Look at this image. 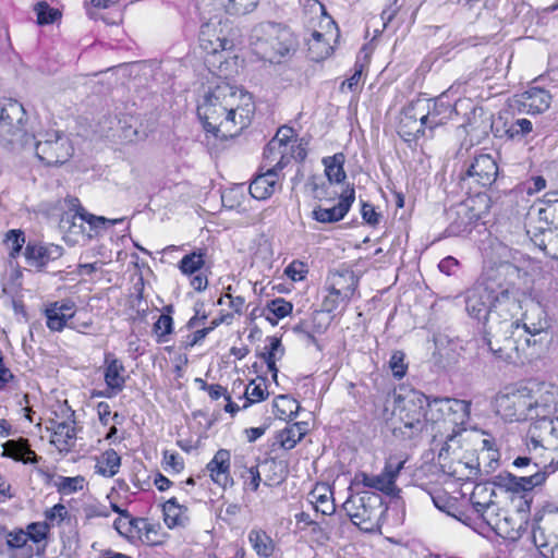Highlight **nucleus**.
Wrapping results in <instances>:
<instances>
[{
  "label": "nucleus",
  "instance_id": "473e14b6",
  "mask_svg": "<svg viewBox=\"0 0 558 558\" xmlns=\"http://www.w3.org/2000/svg\"><path fill=\"white\" fill-rule=\"evenodd\" d=\"M495 488L492 484H477L474 486L470 496V502L476 514L488 509L492 505L498 504L496 500Z\"/></svg>",
  "mask_w": 558,
  "mask_h": 558
},
{
  "label": "nucleus",
  "instance_id": "6e6552de",
  "mask_svg": "<svg viewBox=\"0 0 558 558\" xmlns=\"http://www.w3.org/2000/svg\"><path fill=\"white\" fill-rule=\"evenodd\" d=\"M27 148L34 149L36 157L45 166H60L66 162L73 155L70 140L58 131L46 132L37 136L31 135Z\"/></svg>",
  "mask_w": 558,
  "mask_h": 558
},
{
  "label": "nucleus",
  "instance_id": "0e129e2a",
  "mask_svg": "<svg viewBox=\"0 0 558 558\" xmlns=\"http://www.w3.org/2000/svg\"><path fill=\"white\" fill-rule=\"evenodd\" d=\"M307 186L317 199H324L327 196L325 183L320 177L313 175L307 181Z\"/></svg>",
  "mask_w": 558,
  "mask_h": 558
},
{
  "label": "nucleus",
  "instance_id": "a19ab883",
  "mask_svg": "<svg viewBox=\"0 0 558 558\" xmlns=\"http://www.w3.org/2000/svg\"><path fill=\"white\" fill-rule=\"evenodd\" d=\"M323 163L325 166V173L329 183H340L345 179L347 175L343 169V154L339 153L333 156L326 157L323 159Z\"/></svg>",
  "mask_w": 558,
  "mask_h": 558
},
{
  "label": "nucleus",
  "instance_id": "a18cd8bd",
  "mask_svg": "<svg viewBox=\"0 0 558 558\" xmlns=\"http://www.w3.org/2000/svg\"><path fill=\"white\" fill-rule=\"evenodd\" d=\"M268 342L269 344L265 348L266 352L264 353V357L269 372H271L272 376L276 378L278 372L276 361L281 359L284 350L281 340L277 337H269Z\"/></svg>",
  "mask_w": 558,
  "mask_h": 558
},
{
  "label": "nucleus",
  "instance_id": "338daca9",
  "mask_svg": "<svg viewBox=\"0 0 558 558\" xmlns=\"http://www.w3.org/2000/svg\"><path fill=\"white\" fill-rule=\"evenodd\" d=\"M260 474L257 466H251L247 470V477L245 480V485L252 489L253 492H256L260 484Z\"/></svg>",
  "mask_w": 558,
  "mask_h": 558
},
{
  "label": "nucleus",
  "instance_id": "2eb2a0df",
  "mask_svg": "<svg viewBox=\"0 0 558 558\" xmlns=\"http://www.w3.org/2000/svg\"><path fill=\"white\" fill-rule=\"evenodd\" d=\"M477 517L502 538L515 539L520 535V525L498 504L492 505Z\"/></svg>",
  "mask_w": 558,
  "mask_h": 558
},
{
  "label": "nucleus",
  "instance_id": "603ef678",
  "mask_svg": "<svg viewBox=\"0 0 558 558\" xmlns=\"http://www.w3.org/2000/svg\"><path fill=\"white\" fill-rule=\"evenodd\" d=\"M35 12L39 25L51 24L61 16L59 10L51 8L47 2H38L35 5Z\"/></svg>",
  "mask_w": 558,
  "mask_h": 558
},
{
  "label": "nucleus",
  "instance_id": "ea45409f",
  "mask_svg": "<svg viewBox=\"0 0 558 558\" xmlns=\"http://www.w3.org/2000/svg\"><path fill=\"white\" fill-rule=\"evenodd\" d=\"M5 543L9 549L21 550L23 558H32L34 555L33 546L28 545V535L22 529L8 532Z\"/></svg>",
  "mask_w": 558,
  "mask_h": 558
},
{
  "label": "nucleus",
  "instance_id": "a211bd4d",
  "mask_svg": "<svg viewBox=\"0 0 558 558\" xmlns=\"http://www.w3.org/2000/svg\"><path fill=\"white\" fill-rule=\"evenodd\" d=\"M25 259L28 266L36 269L46 267L50 262L63 255V247L57 244L28 243L25 248Z\"/></svg>",
  "mask_w": 558,
  "mask_h": 558
},
{
  "label": "nucleus",
  "instance_id": "2f4dec72",
  "mask_svg": "<svg viewBox=\"0 0 558 558\" xmlns=\"http://www.w3.org/2000/svg\"><path fill=\"white\" fill-rule=\"evenodd\" d=\"M163 521L169 529L185 526L189 521V509L180 505L177 498H170L163 504Z\"/></svg>",
  "mask_w": 558,
  "mask_h": 558
},
{
  "label": "nucleus",
  "instance_id": "69168bd1",
  "mask_svg": "<svg viewBox=\"0 0 558 558\" xmlns=\"http://www.w3.org/2000/svg\"><path fill=\"white\" fill-rule=\"evenodd\" d=\"M165 470H172L177 473L183 470L184 463L182 458L178 453L165 452L163 457Z\"/></svg>",
  "mask_w": 558,
  "mask_h": 558
},
{
  "label": "nucleus",
  "instance_id": "39448f33",
  "mask_svg": "<svg viewBox=\"0 0 558 558\" xmlns=\"http://www.w3.org/2000/svg\"><path fill=\"white\" fill-rule=\"evenodd\" d=\"M295 38L292 32L277 23H260L251 35V46L254 53L270 63H281L295 49Z\"/></svg>",
  "mask_w": 558,
  "mask_h": 558
},
{
  "label": "nucleus",
  "instance_id": "37998d69",
  "mask_svg": "<svg viewBox=\"0 0 558 558\" xmlns=\"http://www.w3.org/2000/svg\"><path fill=\"white\" fill-rule=\"evenodd\" d=\"M218 5L229 15H245L253 12L259 0H217Z\"/></svg>",
  "mask_w": 558,
  "mask_h": 558
},
{
  "label": "nucleus",
  "instance_id": "6ab92c4d",
  "mask_svg": "<svg viewBox=\"0 0 558 558\" xmlns=\"http://www.w3.org/2000/svg\"><path fill=\"white\" fill-rule=\"evenodd\" d=\"M468 177L473 178L481 186H490L497 178L498 166L489 154L476 156L468 169Z\"/></svg>",
  "mask_w": 558,
  "mask_h": 558
},
{
  "label": "nucleus",
  "instance_id": "20e7f679",
  "mask_svg": "<svg viewBox=\"0 0 558 558\" xmlns=\"http://www.w3.org/2000/svg\"><path fill=\"white\" fill-rule=\"evenodd\" d=\"M494 409L506 422H536L558 412V388L535 380L509 385L495 396Z\"/></svg>",
  "mask_w": 558,
  "mask_h": 558
},
{
  "label": "nucleus",
  "instance_id": "8fccbe9b",
  "mask_svg": "<svg viewBox=\"0 0 558 558\" xmlns=\"http://www.w3.org/2000/svg\"><path fill=\"white\" fill-rule=\"evenodd\" d=\"M85 480L83 476H59L56 481V487L59 493L70 495L84 488Z\"/></svg>",
  "mask_w": 558,
  "mask_h": 558
},
{
  "label": "nucleus",
  "instance_id": "c9c22d12",
  "mask_svg": "<svg viewBox=\"0 0 558 558\" xmlns=\"http://www.w3.org/2000/svg\"><path fill=\"white\" fill-rule=\"evenodd\" d=\"M331 38L332 35L327 38L325 34L317 31L313 32L308 40V53L312 60L320 61L332 53L333 47L330 45Z\"/></svg>",
  "mask_w": 558,
  "mask_h": 558
},
{
  "label": "nucleus",
  "instance_id": "bf43d9fd",
  "mask_svg": "<svg viewBox=\"0 0 558 558\" xmlns=\"http://www.w3.org/2000/svg\"><path fill=\"white\" fill-rule=\"evenodd\" d=\"M17 384L16 376L4 363V355L0 351V391L15 387Z\"/></svg>",
  "mask_w": 558,
  "mask_h": 558
},
{
  "label": "nucleus",
  "instance_id": "5fc2aeb1",
  "mask_svg": "<svg viewBox=\"0 0 558 558\" xmlns=\"http://www.w3.org/2000/svg\"><path fill=\"white\" fill-rule=\"evenodd\" d=\"M49 530L48 522H33L29 523L24 531L26 535H28V541L38 544L48 537Z\"/></svg>",
  "mask_w": 558,
  "mask_h": 558
},
{
  "label": "nucleus",
  "instance_id": "72a5a7b5",
  "mask_svg": "<svg viewBox=\"0 0 558 558\" xmlns=\"http://www.w3.org/2000/svg\"><path fill=\"white\" fill-rule=\"evenodd\" d=\"M310 500L316 511L324 515H331L336 510L332 492L328 485L317 484L310 493Z\"/></svg>",
  "mask_w": 558,
  "mask_h": 558
},
{
  "label": "nucleus",
  "instance_id": "7c9ffc66",
  "mask_svg": "<svg viewBox=\"0 0 558 558\" xmlns=\"http://www.w3.org/2000/svg\"><path fill=\"white\" fill-rule=\"evenodd\" d=\"M2 456L11 458L15 461H22L23 463H37L38 457L29 448L27 439L20 438L17 440L11 439L2 445Z\"/></svg>",
  "mask_w": 558,
  "mask_h": 558
},
{
  "label": "nucleus",
  "instance_id": "79ce46f5",
  "mask_svg": "<svg viewBox=\"0 0 558 558\" xmlns=\"http://www.w3.org/2000/svg\"><path fill=\"white\" fill-rule=\"evenodd\" d=\"M272 408L274 414L277 418L287 421L291 420L296 415V412L299 410V403L296 402V400L288 396L280 395L275 398Z\"/></svg>",
  "mask_w": 558,
  "mask_h": 558
},
{
  "label": "nucleus",
  "instance_id": "f8f14e48",
  "mask_svg": "<svg viewBox=\"0 0 558 558\" xmlns=\"http://www.w3.org/2000/svg\"><path fill=\"white\" fill-rule=\"evenodd\" d=\"M199 47L208 54H217L233 48L232 27L228 21L210 20L202 25Z\"/></svg>",
  "mask_w": 558,
  "mask_h": 558
},
{
  "label": "nucleus",
  "instance_id": "09e8293b",
  "mask_svg": "<svg viewBox=\"0 0 558 558\" xmlns=\"http://www.w3.org/2000/svg\"><path fill=\"white\" fill-rule=\"evenodd\" d=\"M268 390L264 383H256L252 380L244 390L245 403L243 408H247L250 404L260 402L268 397Z\"/></svg>",
  "mask_w": 558,
  "mask_h": 558
},
{
  "label": "nucleus",
  "instance_id": "7ed1b4c3",
  "mask_svg": "<svg viewBox=\"0 0 558 558\" xmlns=\"http://www.w3.org/2000/svg\"><path fill=\"white\" fill-rule=\"evenodd\" d=\"M471 402L460 399L451 398H437L427 403V421L434 433L433 437L436 441L439 438L444 441L442 447L438 453V460L446 470V472L459 480L470 477L474 473V468L469 463H464L460 460H450V450L456 454L457 445L459 448V441L457 437L461 430L465 429V425L470 418Z\"/></svg>",
  "mask_w": 558,
  "mask_h": 558
},
{
  "label": "nucleus",
  "instance_id": "4d7b16f0",
  "mask_svg": "<svg viewBox=\"0 0 558 558\" xmlns=\"http://www.w3.org/2000/svg\"><path fill=\"white\" fill-rule=\"evenodd\" d=\"M293 305L282 298H277L270 301L266 310L271 313L277 319H282L291 314Z\"/></svg>",
  "mask_w": 558,
  "mask_h": 558
},
{
  "label": "nucleus",
  "instance_id": "4c0bfd02",
  "mask_svg": "<svg viewBox=\"0 0 558 558\" xmlns=\"http://www.w3.org/2000/svg\"><path fill=\"white\" fill-rule=\"evenodd\" d=\"M305 434L306 424L302 422L294 423L278 433L277 441L283 449L290 450L296 446Z\"/></svg>",
  "mask_w": 558,
  "mask_h": 558
},
{
  "label": "nucleus",
  "instance_id": "13d9d810",
  "mask_svg": "<svg viewBox=\"0 0 558 558\" xmlns=\"http://www.w3.org/2000/svg\"><path fill=\"white\" fill-rule=\"evenodd\" d=\"M532 122L527 119H517L514 121H512L509 126L506 129V134L510 137V138H514V137H518V136H523L525 134H529L530 132H532Z\"/></svg>",
  "mask_w": 558,
  "mask_h": 558
},
{
  "label": "nucleus",
  "instance_id": "9b49d317",
  "mask_svg": "<svg viewBox=\"0 0 558 558\" xmlns=\"http://www.w3.org/2000/svg\"><path fill=\"white\" fill-rule=\"evenodd\" d=\"M407 459L401 454H391L386 459L385 466L380 474L369 475L360 473L356 481L365 487L379 490L388 496H397L400 489L396 485V481L404 468Z\"/></svg>",
  "mask_w": 558,
  "mask_h": 558
},
{
  "label": "nucleus",
  "instance_id": "3c124183",
  "mask_svg": "<svg viewBox=\"0 0 558 558\" xmlns=\"http://www.w3.org/2000/svg\"><path fill=\"white\" fill-rule=\"evenodd\" d=\"M173 330V319L170 315L161 314L157 322L154 324V333L157 337V342L162 343L167 341V337Z\"/></svg>",
  "mask_w": 558,
  "mask_h": 558
},
{
  "label": "nucleus",
  "instance_id": "c756f323",
  "mask_svg": "<svg viewBox=\"0 0 558 558\" xmlns=\"http://www.w3.org/2000/svg\"><path fill=\"white\" fill-rule=\"evenodd\" d=\"M533 468L536 469V471L529 476H515L510 473L507 474L505 477L506 486L514 492H529L545 483L547 473L545 471H539L537 463H533Z\"/></svg>",
  "mask_w": 558,
  "mask_h": 558
},
{
  "label": "nucleus",
  "instance_id": "423d86ee",
  "mask_svg": "<svg viewBox=\"0 0 558 558\" xmlns=\"http://www.w3.org/2000/svg\"><path fill=\"white\" fill-rule=\"evenodd\" d=\"M427 403L428 398L416 390H411L405 396H398L395 434H400L404 438H413L421 434L428 424Z\"/></svg>",
  "mask_w": 558,
  "mask_h": 558
},
{
  "label": "nucleus",
  "instance_id": "f704fd0d",
  "mask_svg": "<svg viewBox=\"0 0 558 558\" xmlns=\"http://www.w3.org/2000/svg\"><path fill=\"white\" fill-rule=\"evenodd\" d=\"M248 543L259 558H269L274 555L276 544L262 529H252L247 535Z\"/></svg>",
  "mask_w": 558,
  "mask_h": 558
},
{
  "label": "nucleus",
  "instance_id": "5701e85b",
  "mask_svg": "<svg viewBox=\"0 0 558 558\" xmlns=\"http://www.w3.org/2000/svg\"><path fill=\"white\" fill-rule=\"evenodd\" d=\"M125 367L112 353H106L104 360V379L106 386L111 388L112 392L120 393L125 387Z\"/></svg>",
  "mask_w": 558,
  "mask_h": 558
},
{
  "label": "nucleus",
  "instance_id": "393cba45",
  "mask_svg": "<svg viewBox=\"0 0 558 558\" xmlns=\"http://www.w3.org/2000/svg\"><path fill=\"white\" fill-rule=\"evenodd\" d=\"M74 314V302L69 300L54 302L50 304L45 311L47 327L51 331H61L66 326L68 320L71 319Z\"/></svg>",
  "mask_w": 558,
  "mask_h": 558
},
{
  "label": "nucleus",
  "instance_id": "bb28decb",
  "mask_svg": "<svg viewBox=\"0 0 558 558\" xmlns=\"http://www.w3.org/2000/svg\"><path fill=\"white\" fill-rule=\"evenodd\" d=\"M123 221V218L108 219L102 216H95L87 213L83 207L78 206L75 215L72 218L71 229L78 228V231L73 230L74 233L84 232L83 222L89 225L90 231L98 233L101 229L114 226Z\"/></svg>",
  "mask_w": 558,
  "mask_h": 558
},
{
  "label": "nucleus",
  "instance_id": "f3484780",
  "mask_svg": "<svg viewBox=\"0 0 558 558\" xmlns=\"http://www.w3.org/2000/svg\"><path fill=\"white\" fill-rule=\"evenodd\" d=\"M522 326L520 325V331H515V338L520 340V337L524 333H527L532 337L541 335L545 332L549 327L546 313L539 303L530 301L525 304V312L522 317ZM520 351L523 350V345L521 341Z\"/></svg>",
  "mask_w": 558,
  "mask_h": 558
},
{
  "label": "nucleus",
  "instance_id": "58836bf2",
  "mask_svg": "<svg viewBox=\"0 0 558 558\" xmlns=\"http://www.w3.org/2000/svg\"><path fill=\"white\" fill-rule=\"evenodd\" d=\"M120 465V456L113 449H109L101 453V456L97 459L95 468L98 474L112 477L119 472Z\"/></svg>",
  "mask_w": 558,
  "mask_h": 558
},
{
  "label": "nucleus",
  "instance_id": "cd10ccee",
  "mask_svg": "<svg viewBox=\"0 0 558 558\" xmlns=\"http://www.w3.org/2000/svg\"><path fill=\"white\" fill-rule=\"evenodd\" d=\"M278 172L274 168H267L265 173L257 175L250 184L248 192L256 199H266L276 191Z\"/></svg>",
  "mask_w": 558,
  "mask_h": 558
},
{
  "label": "nucleus",
  "instance_id": "f03ea898",
  "mask_svg": "<svg viewBox=\"0 0 558 558\" xmlns=\"http://www.w3.org/2000/svg\"><path fill=\"white\" fill-rule=\"evenodd\" d=\"M255 105L252 96L221 82L204 94L197 116L206 132L217 137H232L251 124Z\"/></svg>",
  "mask_w": 558,
  "mask_h": 558
},
{
  "label": "nucleus",
  "instance_id": "a878e982",
  "mask_svg": "<svg viewBox=\"0 0 558 558\" xmlns=\"http://www.w3.org/2000/svg\"><path fill=\"white\" fill-rule=\"evenodd\" d=\"M230 457L228 450L219 449L206 466L210 478L221 487H227L232 484L230 476Z\"/></svg>",
  "mask_w": 558,
  "mask_h": 558
},
{
  "label": "nucleus",
  "instance_id": "f257e3e1",
  "mask_svg": "<svg viewBox=\"0 0 558 558\" xmlns=\"http://www.w3.org/2000/svg\"><path fill=\"white\" fill-rule=\"evenodd\" d=\"M521 270L511 263L500 264L493 272L495 288L490 313L487 317L485 341L493 355L508 363L520 359V343L515 331H520V320L517 317L523 308L525 293L515 286Z\"/></svg>",
  "mask_w": 558,
  "mask_h": 558
},
{
  "label": "nucleus",
  "instance_id": "c03bdc74",
  "mask_svg": "<svg viewBox=\"0 0 558 558\" xmlns=\"http://www.w3.org/2000/svg\"><path fill=\"white\" fill-rule=\"evenodd\" d=\"M112 511L120 514L113 522L117 532L122 536H132L134 529L137 527V521L131 518L126 510L121 509L119 506L111 504Z\"/></svg>",
  "mask_w": 558,
  "mask_h": 558
},
{
  "label": "nucleus",
  "instance_id": "aec40b11",
  "mask_svg": "<svg viewBox=\"0 0 558 558\" xmlns=\"http://www.w3.org/2000/svg\"><path fill=\"white\" fill-rule=\"evenodd\" d=\"M452 112V106L444 100V96H440L433 102L432 107H428L427 113L420 118L417 128L415 129V135H424V128H429L432 130L445 124L447 120L451 118Z\"/></svg>",
  "mask_w": 558,
  "mask_h": 558
},
{
  "label": "nucleus",
  "instance_id": "ddd939ff",
  "mask_svg": "<svg viewBox=\"0 0 558 558\" xmlns=\"http://www.w3.org/2000/svg\"><path fill=\"white\" fill-rule=\"evenodd\" d=\"M293 129L289 126L280 128L272 140L264 149L263 168H274L276 172L282 170L293 157L292 143Z\"/></svg>",
  "mask_w": 558,
  "mask_h": 558
},
{
  "label": "nucleus",
  "instance_id": "052dcab7",
  "mask_svg": "<svg viewBox=\"0 0 558 558\" xmlns=\"http://www.w3.org/2000/svg\"><path fill=\"white\" fill-rule=\"evenodd\" d=\"M243 198H245V195L242 186L231 189L221 196L223 206L230 209L240 207Z\"/></svg>",
  "mask_w": 558,
  "mask_h": 558
},
{
  "label": "nucleus",
  "instance_id": "6e6d98bb",
  "mask_svg": "<svg viewBox=\"0 0 558 558\" xmlns=\"http://www.w3.org/2000/svg\"><path fill=\"white\" fill-rule=\"evenodd\" d=\"M46 521L51 525H60L63 521L69 519V511L62 504H57L53 507L47 509L44 513Z\"/></svg>",
  "mask_w": 558,
  "mask_h": 558
},
{
  "label": "nucleus",
  "instance_id": "b1692460",
  "mask_svg": "<svg viewBox=\"0 0 558 558\" xmlns=\"http://www.w3.org/2000/svg\"><path fill=\"white\" fill-rule=\"evenodd\" d=\"M47 429L51 430V444L60 452H68L75 444L76 429L74 421H51Z\"/></svg>",
  "mask_w": 558,
  "mask_h": 558
},
{
  "label": "nucleus",
  "instance_id": "412c9836",
  "mask_svg": "<svg viewBox=\"0 0 558 558\" xmlns=\"http://www.w3.org/2000/svg\"><path fill=\"white\" fill-rule=\"evenodd\" d=\"M355 199V193L353 189L344 191L337 205L330 208H324L317 206L312 211V217L322 223H332L340 221L348 214L352 203Z\"/></svg>",
  "mask_w": 558,
  "mask_h": 558
},
{
  "label": "nucleus",
  "instance_id": "1a4fd4ad",
  "mask_svg": "<svg viewBox=\"0 0 558 558\" xmlns=\"http://www.w3.org/2000/svg\"><path fill=\"white\" fill-rule=\"evenodd\" d=\"M343 509L352 522L365 532H375L380 527L384 513L381 500L377 495L365 494L348 498Z\"/></svg>",
  "mask_w": 558,
  "mask_h": 558
},
{
  "label": "nucleus",
  "instance_id": "49530a36",
  "mask_svg": "<svg viewBox=\"0 0 558 558\" xmlns=\"http://www.w3.org/2000/svg\"><path fill=\"white\" fill-rule=\"evenodd\" d=\"M326 290H327V294L323 299L322 311H316L313 314L314 320H320L322 318H324L325 313H332L336 310H338L339 307H344L350 301V300H341L340 299L341 296L338 294H335L333 291H331V289H329V288H326Z\"/></svg>",
  "mask_w": 558,
  "mask_h": 558
},
{
  "label": "nucleus",
  "instance_id": "c85d7f7f",
  "mask_svg": "<svg viewBox=\"0 0 558 558\" xmlns=\"http://www.w3.org/2000/svg\"><path fill=\"white\" fill-rule=\"evenodd\" d=\"M356 286L357 279L351 271L332 272L327 279V288L340 295L341 300H351Z\"/></svg>",
  "mask_w": 558,
  "mask_h": 558
},
{
  "label": "nucleus",
  "instance_id": "de8ad7c7",
  "mask_svg": "<svg viewBox=\"0 0 558 558\" xmlns=\"http://www.w3.org/2000/svg\"><path fill=\"white\" fill-rule=\"evenodd\" d=\"M24 243L25 235L22 230L12 229L9 230L4 235L3 244L7 247L9 256L12 258H15L20 254Z\"/></svg>",
  "mask_w": 558,
  "mask_h": 558
},
{
  "label": "nucleus",
  "instance_id": "774afa93",
  "mask_svg": "<svg viewBox=\"0 0 558 558\" xmlns=\"http://www.w3.org/2000/svg\"><path fill=\"white\" fill-rule=\"evenodd\" d=\"M362 217L363 219L372 226H375L379 221V215L375 211V208L369 204H363L362 206Z\"/></svg>",
  "mask_w": 558,
  "mask_h": 558
},
{
  "label": "nucleus",
  "instance_id": "e2e57ef3",
  "mask_svg": "<svg viewBox=\"0 0 558 558\" xmlns=\"http://www.w3.org/2000/svg\"><path fill=\"white\" fill-rule=\"evenodd\" d=\"M229 300V307L233 310L235 314L241 315L245 307V299L243 296H233L232 293L225 292L218 300V304H225V300Z\"/></svg>",
  "mask_w": 558,
  "mask_h": 558
},
{
  "label": "nucleus",
  "instance_id": "9d476101",
  "mask_svg": "<svg viewBox=\"0 0 558 558\" xmlns=\"http://www.w3.org/2000/svg\"><path fill=\"white\" fill-rule=\"evenodd\" d=\"M488 203L489 199L485 194H477L458 204L449 213L451 219L450 233L459 235L469 231L470 227L488 211Z\"/></svg>",
  "mask_w": 558,
  "mask_h": 558
},
{
  "label": "nucleus",
  "instance_id": "680f3d73",
  "mask_svg": "<svg viewBox=\"0 0 558 558\" xmlns=\"http://www.w3.org/2000/svg\"><path fill=\"white\" fill-rule=\"evenodd\" d=\"M307 272L306 264L301 260H293L284 269V274L293 281L303 280Z\"/></svg>",
  "mask_w": 558,
  "mask_h": 558
},
{
  "label": "nucleus",
  "instance_id": "4be33fe9",
  "mask_svg": "<svg viewBox=\"0 0 558 558\" xmlns=\"http://www.w3.org/2000/svg\"><path fill=\"white\" fill-rule=\"evenodd\" d=\"M519 109L529 114L546 111L551 104L549 92L539 87H531L515 98Z\"/></svg>",
  "mask_w": 558,
  "mask_h": 558
},
{
  "label": "nucleus",
  "instance_id": "4468645a",
  "mask_svg": "<svg viewBox=\"0 0 558 558\" xmlns=\"http://www.w3.org/2000/svg\"><path fill=\"white\" fill-rule=\"evenodd\" d=\"M495 288V281L492 280V274L483 282H478L464 295L465 310L468 314L477 319H484L485 330L487 329V317L492 308V300Z\"/></svg>",
  "mask_w": 558,
  "mask_h": 558
},
{
  "label": "nucleus",
  "instance_id": "864d4df0",
  "mask_svg": "<svg viewBox=\"0 0 558 558\" xmlns=\"http://www.w3.org/2000/svg\"><path fill=\"white\" fill-rule=\"evenodd\" d=\"M389 368L396 379H402L408 371L405 354L402 351H393L389 360Z\"/></svg>",
  "mask_w": 558,
  "mask_h": 558
},
{
  "label": "nucleus",
  "instance_id": "0eeeda50",
  "mask_svg": "<svg viewBox=\"0 0 558 558\" xmlns=\"http://www.w3.org/2000/svg\"><path fill=\"white\" fill-rule=\"evenodd\" d=\"M25 110L16 100L0 101V144L12 149H26L33 141L23 128Z\"/></svg>",
  "mask_w": 558,
  "mask_h": 558
},
{
  "label": "nucleus",
  "instance_id": "dca6fc26",
  "mask_svg": "<svg viewBox=\"0 0 558 558\" xmlns=\"http://www.w3.org/2000/svg\"><path fill=\"white\" fill-rule=\"evenodd\" d=\"M529 449L542 447L558 452V417H542L533 423L529 430Z\"/></svg>",
  "mask_w": 558,
  "mask_h": 558
},
{
  "label": "nucleus",
  "instance_id": "e433bc0d",
  "mask_svg": "<svg viewBox=\"0 0 558 558\" xmlns=\"http://www.w3.org/2000/svg\"><path fill=\"white\" fill-rule=\"evenodd\" d=\"M207 251L205 248H197L189 254H185L180 260L178 268L183 276L191 277L196 272L202 271L205 266Z\"/></svg>",
  "mask_w": 558,
  "mask_h": 558
}]
</instances>
